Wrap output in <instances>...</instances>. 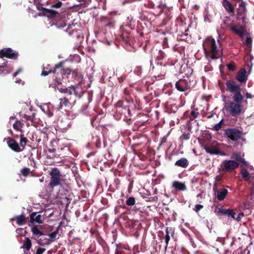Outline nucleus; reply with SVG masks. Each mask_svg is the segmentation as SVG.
<instances>
[{
  "label": "nucleus",
  "instance_id": "obj_31",
  "mask_svg": "<svg viewBox=\"0 0 254 254\" xmlns=\"http://www.w3.org/2000/svg\"><path fill=\"white\" fill-rule=\"evenodd\" d=\"M20 143L19 145L22 149V151L24 149L25 146L26 145L27 142H28V139L26 137H25L23 132L21 133L20 134Z\"/></svg>",
  "mask_w": 254,
  "mask_h": 254
},
{
  "label": "nucleus",
  "instance_id": "obj_32",
  "mask_svg": "<svg viewBox=\"0 0 254 254\" xmlns=\"http://www.w3.org/2000/svg\"><path fill=\"white\" fill-rule=\"evenodd\" d=\"M246 6L245 3L241 2L239 5V7L237 9V16H243L246 14Z\"/></svg>",
  "mask_w": 254,
  "mask_h": 254
},
{
  "label": "nucleus",
  "instance_id": "obj_35",
  "mask_svg": "<svg viewBox=\"0 0 254 254\" xmlns=\"http://www.w3.org/2000/svg\"><path fill=\"white\" fill-rule=\"evenodd\" d=\"M53 80L54 83L50 84V86H57L58 85H61L62 84L63 79H62L60 77H58L57 75H54L53 77Z\"/></svg>",
  "mask_w": 254,
  "mask_h": 254
},
{
  "label": "nucleus",
  "instance_id": "obj_34",
  "mask_svg": "<svg viewBox=\"0 0 254 254\" xmlns=\"http://www.w3.org/2000/svg\"><path fill=\"white\" fill-rule=\"evenodd\" d=\"M31 232L33 236L37 237L43 235V232L40 231L37 226H34L31 228Z\"/></svg>",
  "mask_w": 254,
  "mask_h": 254
},
{
  "label": "nucleus",
  "instance_id": "obj_8",
  "mask_svg": "<svg viewBox=\"0 0 254 254\" xmlns=\"http://www.w3.org/2000/svg\"><path fill=\"white\" fill-rule=\"evenodd\" d=\"M224 134L233 141H238L241 137L242 133L235 128H229L225 130Z\"/></svg>",
  "mask_w": 254,
  "mask_h": 254
},
{
  "label": "nucleus",
  "instance_id": "obj_49",
  "mask_svg": "<svg viewBox=\"0 0 254 254\" xmlns=\"http://www.w3.org/2000/svg\"><path fill=\"white\" fill-rule=\"evenodd\" d=\"M199 115V113L195 112V111H192L190 113V120L191 121L193 120Z\"/></svg>",
  "mask_w": 254,
  "mask_h": 254
},
{
  "label": "nucleus",
  "instance_id": "obj_11",
  "mask_svg": "<svg viewBox=\"0 0 254 254\" xmlns=\"http://www.w3.org/2000/svg\"><path fill=\"white\" fill-rule=\"evenodd\" d=\"M244 156V153L242 154L241 152H234L231 154L230 158L232 160L239 162V166L240 165L241 167L243 168L248 165L247 162L243 158Z\"/></svg>",
  "mask_w": 254,
  "mask_h": 254
},
{
  "label": "nucleus",
  "instance_id": "obj_36",
  "mask_svg": "<svg viewBox=\"0 0 254 254\" xmlns=\"http://www.w3.org/2000/svg\"><path fill=\"white\" fill-rule=\"evenodd\" d=\"M60 69L61 74L63 76H65L66 77H68V76L72 73V70L69 68H63V66L61 68H59Z\"/></svg>",
  "mask_w": 254,
  "mask_h": 254
},
{
  "label": "nucleus",
  "instance_id": "obj_9",
  "mask_svg": "<svg viewBox=\"0 0 254 254\" xmlns=\"http://www.w3.org/2000/svg\"><path fill=\"white\" fill-rule=\"evenodd\" d=\"M230 30L240 38L243 39L247 32L246 27L240 24H230L229 25Z\"/></svg>",
  "mask_w": 254,
  "mask_h": 254
},
{
  "label": "nucleus",
  "instance_id": "obj_61",
  "mask_svg": "<svg viewBox=\"0 0 254 254\" xmlns=\"http://www.w3.org/2000/svg\"><path fill=\"white\" fill-rule=\"evenodd\" d=\"M244 213H241L240 214H239L238 217H237L236 218V220L237 221H240L241 220V217H242V216H244Z\"/></svg>",
  "mask_w": 254,
  "mask_h": 254
},
{
  "label": "nucleus",
  "instance_id": "obj_54",
  "mask_svg": "<svg viewBox=\"0 0 254 254\" xmlns=\"http://www.w3.org/2000/svg\"><path fill=\"white\" fill-rule=\"evenodd\" d=\"M237 19H238V20H241L243 23H247V22L246 21V20L247 19L246 14H245L244 15H243V16H237Z\"/></svg>",
  "mask_w": 254,
  "mask_h": 254
},
{
  "label": "nucleus",
  "instance_id": "obj_29",
  "mask_svg": "<svg viewBox=\"0 0 254 254\" xmlns=\"http://www.w3.org/2000/svg\"><path fill=\"white\" fill-rule=\"evenodd\" d=\"M121 38L123 41L125 42V43L129 44V42L132 39V36L127 32L124 31L121 36Z\"/></svg>",
  "mask_w": 254,
  "mask_h": 254
},
{
  "label": "nucleus",
  "instance_id": "obj_16",
  "mask_svg": "<svg viewBox=\"0 0 254 254\" xmlns=\"http://www.w3.org/2000/svg\"><path fill=\"white\" fill-rule=\"evenodd\" d=\"M42 9H43V15H46V14H48L47 16L49 18H55V20H57L58 18L62 17L61 14L57 11L48 8Z\"/></svg>",
  "mask_w": 254,
  "mask_h": 254
},
{
  "label": "nucleus",
  "instance_id": "obj_38",
  "mask_svg": "<svg viewBox=\"0 0 254 254\" xmlns=\"http://www.w3.org/2000/svg\"><path fill=\"white\" fill-rule=\"evenodd\" d=\"M35 116L36 114L35 113H31V112H30L29 113L27 112V114H25L23 118L26 120L34 122Z\"/></svg>",
  "mask_w": 254,
  "mask_h": 254
},
{
  "label": "nucleus",
  "instance_id": "obj_20",
  "mask_svg": "<svg viewBox=\"0 0 254 254\" xmlns=\"http://www.w3.org/2000/svg\"><path fill=\"white\" fill-rule=\"evenodd\" d=\"M64 63L63 62H59L58 64H56L55 65L54 70H49V71H46L43 69L41 73L42 76H46L48 75L49 73H53L54 74L58 73L57 71L59 69V68H61L63 67V64H64Z\"/></svg>",
  "mask_w": 254,
  "mask_h": 254
},
{
  "label": "nucleus",
  "instance_id": "obj_12",
  "mask_svg": "<svg viewBox=\"0 0 254 254\" xmlns=\"http://www.w3.org/2000/svg\"><path fill=\"white\" fill-rule=\"evenodd\" d=\"M207 43L210 48L211 53L210 56L211 58L213 60L218 59L219 56H217L218 50L215 39H210L207 41Z\"/></svg>",
  "mask_w": 254,
  "mask_h": 254
},
{
  "label": "nucleus",
  "instance_id": "obj_53",
  "mask_svg": "<svg viewBox=\"0 0 254 254\" xmlns=\"http://www.w3.org/2000/svg\"><path fill=\"white\" fill-rule=\"evenodd\" d=\"M203 207V206L201 204H196L194 206V207L193 208V210L195 212H198L200 210H201Z\"/></svg>",
  "mask_w": 254,
  "mask_h": 254
},
{
  "label": "nucleus",
  "instance_id": "obj_42",
  "mask_svg": "<svg viewBox=\"0 0 254 254\" xmlns=\"http://www.w3.org/2000/svg\"><path fill=\"white\" fill-rule=\"evenodd\" d=\"M59 227H58L56 231L51 233V234H49V235H47L48 237H49L48 240L52 241V243L54 241L57 234L59 233Z\"/></svg>",
  "mask_w": 254,
  "mask_h": 254
},
{
  "label": "nucleus",
  "instance_id": "obj_50",
  "mask_svg": "<svg viewBox=\"0 0 254 254\" xmlns=\"http://www.w3.org/2000/svg\"><path fill=\"white\" fill-rule=\"evenodd\" d=\"M190 137V133H183L181 136H180V139L182 141L185 140H188Z\"/></svg>",
  "mask_w": 254,
  "mask_h": 254
},
{
  "label": "nucleus",
  "instance_id": "obj_58",
  "mask_svg": "<svg viewBox=\"0 0 254 254\" xmlns=\"http://www.w3.org/2000/svg\"><path fill=\"white\" fill-rule=\"evenodd\" d=\"M151 199H149V200H147V201H157L158 200V197L157 196H154L153 197H151Z\"/></svg>",
  "mask_w": 254,
  "mask_h": 254
},
{
  "label": "nucleus",
  "instance_id": "obj_2",
  "mask_svg": "<svg viewBox=\"0 0 254 254\" xmlns=\"http://www.w3.org/2000/svg\"><path fill=\"white\" fill-rule=\"evenodd\" d=\"M73 95L67 94L64 97L60 98V103L58 107V110H60L64 108L65 111L72 108L76 102V97L77 93L75 90L76 86H72Z\"/></svg>",
  "mask_w": 254,
  "mask_h": 254
},
{
  "label": "nucleus",
  "instance_id": "obj_25",
  "mask_svg": "<svg viewBox=\"0 0 254 254\" xmlns=\"http://www.w3.org/2000/svg\"><path fill=\"white\" fill-rule=\"evenodd\" d=\"M223 5L226 9V10L230 13L231 14V15H234V8L231 3L228 1L227 0H223Z\"/></svg>",
  "mask_w": 254,
  "mask_h": 254
},
{
  "label": "nucleus",
  "instance_id": "obj_22",
  "mask_svg": "<svg viewBox=\"0 0 254 254\" xmlns=\"http://www.w3.org/2000/svg\"><path fill=\"white\" fill-rule=\"evenodd\" d=\"M11 220H15L16 221V224L19 226L23 225L27 222V219L23 213L20 215L16 216L15 218L11 219Z\"/></svg>",
  "mask_w": 254,
  "mask_h": 254
},
{
  "label": "nucleus",
  "instance_id": "obj_64",
  "mask_svg": "<svg viewBox=\"0 0 254 254\" xmlns=\"http://www.w3.org/2000/svg\"><path fill=\"white\" fill-rule=\"evenodd\" d=\"M98 142L96 143V145L97 147L100 148L101 147V142L99 139H97Z\"/></svg>",
  "mask_w": 254,
  "mask_h": 254
},
{
  "label": "nucleus",
  "instance_id": "obj_26",
  "mask_svg": "<svg viewBox=\"0 0 254 254\" xmlns=\"http://www.w3.org/2000/svg\"><path fill=\"white\" fill-rule=\"evenodd\" d=\"M166 235L165 236V242L166 243L165 249H167L169 242L170 240V236L171 234L172 236L174 235V231L172 230V228L167 227L165 230Z\"/></svg>",
  "mask_w": 254,
  "mask_h": 254
},
{
  "label": "nucleus",
  "instance_id": "obj_39",
  "mask_svg": "<svg viewBox=\"0 0 254 254\" xmlns=\"http://www.w3.org/2000/svg\"><path fill=\"white\" fill-rule=\"evenodd\" d=\"M71 74L72 77L75 79V80L77 81L78 83L81 82V74L77 71V70H72Z\"/></svg>",
  "mask_w": 254,
  "mask_h": 254
},
{
  "label": "nucleus",
  "instance_id": "obj_37",
  "mask_svg": "<svg viewBox=\"0 0 254 254\" xmlns=\"http://www.w3.org/2000/svg\"><path fill=\"white\" fill-rule=\"evenodd\" d=\"M23 124L19 121H16L15 123L13 125V127L14 129L17 131H19L21 133L23 132L21 128L22 127Z\"/></svg>",
  "mask_w": 254,
  "mask_h": 254
},
{
  "label": "nucleus",
  "instance_id": "obj_6",
  "mask_svg": "<svg viewBox=\"0 0 254 254\" xmlns=\"http://www.w3.org/2000/svg\"><path fill=\"white\" fill-rule=\"evenodd\" d=\"M49 175L50 181L48 187L53 190L55 187L61 185L62 174L59 168L54 167L52 168Z\"/></svg>",
  "mask_w": 254,
  "mask_h": 254
},
{
  "label": "nucleus",
  "instance_id": "obj_28",
  "mask_svg": "<svg viewBox=\"0 0 254 254\" xmlns=\"http://www.w3.org/2000/svg\"><path fill=\"white\" fill-rule=\"evenodd\" d=\"M31 246L32 243L31 240L29 238L26 237L21 248L23 249L24 253H25L31 249Z\"/></svg>",
  "mask_w": 254,
  "mask_h": 254
},
{
  "label": "nucleus",
  "instance_id": "obj_21",
  "mask_svg": "<svg viewBox=\"0 0 254 254\" xmlns=\"http://www.w3.org/2000/svg\"><path fill=\"white\" fill-rule=\"evenodd\" d=\"M30 222L32 223L34 222L37 223L38 224L43 223V221L41 219V215L40 214H38L37 212H32L30 215Z\"/></svg>",
  "mask_w": 254,
  "mask_h": 254
},
{
  "label": "nucleus",
  "instance_id": "obj_55",
  "mask_svg": "<svg viewBox=\"0 0 254 254\" xmlns=\"http://www.w3.org/2000/svg\"><path fill=\"white\" fill-rule=\"evenodd\" d=\"M46 249L42 248H39L36 252V254H42L45 251Z\"/></svg>",
  "mask_w": 254,
  "mask_h": 254
},
{
  "label": "nucleus",
  "instance_id": "obj_23",
  "mask_svg": "<svg viewBox=\"0 0 254 254\" xmlns=\"http://www.w3.org/2000/svg\"><path fill=\"white\" fill-rule=\"evenodd\" d=\"M228 190L226 189H222L217 191L215 193L217 198L219 201H222L224 199L227 194H228Z\"/></svg>",
  "mask_w": 254,
  "mask_h": 254
},
{
  "label": "nucleus",
  "instance_id": "obj_7",
  "mask_svg": "<svg viewBox=\"0 0 254 254\" xmlns=\"http://www.w3.org/2000/svg\"><path fill=\"white\" fill-rule=\"evenodd\" d=\"M239 166V162L232 160H225L221 164L222 171L224 173L232 172Z\"/></svg>",
  "mask_w": 254,
  "mask_h": 254
},
{
  "label": "nucleus",
  "instance_id": "obj_43",
  "mask_svg": "<svg viewBox=\"0 0 254 254\" xmlns=\"http://www.w3.org/2000/svg\"><path fill=\"white\" fill-rule=\"evenodd\" d=\"M135 203V198L132 196H129L126 200V204L127 206H132Z\"/></svg>",
  "mask_w": 254,
  "mask_h": 254
},
{
  "label": "nucleus",
  "instance_id": "obj_52",
  "mask_svg": "<svg viewBox=\"0 0 254 254\" xmlns=\"http://www.w3.org/2000/svg\"><path fill=\"white\" fill-rule=\"evenodd\" d=\"M164 5L162 3H160L156 6V8H158V14L162 13Z\"/></svg>",
  "mask_w": 254,
  "mask_h": 254
},
{
  "label": "nucleus",
  "instance_id": "obj_63",
  "mask_svg": "<svg viewBox=\"0 0 254 254\" xmlns=\"http://www.w3.org/2000/svg\"><path fill=\"white\" fill-rule=\"evenodd\" d=\"M245 96L247 98H252L253 97V96L249 93L247 92L245 94Z\"/></svg>",
  "mask_w": 254,
  "mask_h": 254
},
{
  "label": "nucleus",
  "instance_id": "obj_57",
  "mask_svg": "<svg viewBox=\"0 0 254 254\" xmlns=\"http://www.w3.org/2000/svg\"><path fill=\"white\" fill-rule=\"evenodd\" d=\"M6 67V64L3 63L0 66V71H3Z\"/></svg>",
  "mask_w": 254,
  "mask_h": 254
},
{
  "label": "nucleus",
  "instance_id": "obj_1",
  "mask_svg": "<svg viewBox=\"0 0 254 254\" xmlns=\"http://www.w3.org/2000/svg\"><path fill=\"white\" fill-rule=\"evenodd\" d=\"M132 100L127 99L125 101H119L115 106L117 116L120 115V118L123 117L124 120L130 117L131 111L129 107L132 104Z\"/></svg>",
  "mask_w": 254,
  "mask_h": 254
},
{
  "label": "nucleus",
  "instance_id": "obj_30",
  "mask_svg": "<svg viewBox=\"0 0 254 254\" xmlns=\"http://www.w3.org/2000/svg\"><path fill=\"white\" fill-rule=\"evenodd\" d=\"M102 23L105 30H107L108 28L111 29L114 27V22L109 20L107 18H104L102 21Z\"/></svg>",
  "mask_w": 254,
  "mask_h": 254
},
{
  "label": "nucleus",
  "instance_id": "obj_13",
  "mask_svg": "<svg viewBox=\"0 0 254 254\" xmlns=\"http://www.w3.org/2000/svg\"><path fill=\"white\" fill-rule=\"evenodd\" d=\"M7 144L8 146L13 151L16 152H19L22 151L19 144L13 138L11 137H7Z\"/></svg>",
  "mask_w": 254,
  "mask_h": 254
},
{
  "label": "nucleus",
  "instance_id": "obj_45",
  "mask_svg": "<svg viewBox=\"0 0 254 254\" xmlns=\"http://www.w3.org/2000/svg\"><path fill=\"white\" fill-rule=\"evenodd\" d=\"M227 69L230 71H233L236 69V64L233 61L230 62L227 64Z\"/></svg>",
  "mask_w": 254,
  "mask_h": 254
},
{
  "label": "nucleus",
  "instance_id": "obj_17",
  "mask_svg": "<svg viewBox=\"0 0 254 254\" xmlns=\"http://www.w3.org/2000/svg\"><path fill=\"white\" fill-rule=\"evenodd\" d=\"M35 239L37 241V243L41 246H44L52 243V241L48 240V235L44 233H43V235L35 238Z\"/></svg>",
  "mask_w": 254,
  "mask_h": 254
},
{
  "label": "nucleus",
  "instance_id": "obj_18",
  "mask_svg": "<svg viewBox=\"0 0 254 254\" xmlns=\"http://www.w3.org/2000/svg\"><path fill=\"white\" fill-rule=\"evenodd\" d=\"M236 79L241 83H246L247 80L246 70L245 68L240 69L237 72Z\"/></svg>",
  "mask_w": 254,
  "mask_h": 254
},
{
  "label": "nucleus",
  "instance_id": "obj_15",
  "mask_svg": "<svg viewBox=\"0 0 254 254\" xmlns=\"http://www.w3.org/2000/svg\"><path fill=\"white\" fill-rule=\"evenodd\" d=\"M236 214V212L234 210L230 209H225V208H219L217 212V215L222 216V215H226L229 217H231L233 219H235V216Z\"/></svg>",
  "mask_w": 254,
  "mask_h": 254
},
{
  "label": "nucleus",
  "instance_id": "obj_56",
  "mask_svg": "<svg viewBox=\"0 0 254 254\" xmlns=\"http://www.w3.org/2000/svg\"><path fill=\"white\" fill-rule=\"evenodd\" d=\"M252 40L250 37H247L246 40V44L247 45H250L252 44Z\"/></svg>",
  "mask_w": 254,
  "mask_h": 254
},
{
  "label": "nucleus",
  "instance_id": "obj_41",
  "mask_svg": "<svg viewBox=\"0 0 254 254\" xmlns=\"http://www.w3.org/2000/svg\"><path fill=\"white\" fill-rule=\"evenodd\" d=\"M63 3L58 0L51 3V7L53 8H59L63 5Z\"/></svg>",
  "mask_w": 254,
  "mask_h": 254
},
{
  "label": "nucleus",
  "instance_id": "obj_24",
  "mask_svg": "<svg viewBox=\"0 0 254 254\" xmlns=\"http://www.w3.org/2000/svg\"><path fill=\"white\" fill-rule=\"evenodd\" d=\"M189 162L188 159L186 158H182L179 160L177 161L175 165L178 167H182L183 168H186L189 166Z\"/></svg>",
  "mask_w": 254,
  "mask_h": 254
},
{
  "label": "nucleus",
  "instance_id": "obj_33",
  "mask_svg": "<svg viewBox=\"0 0 254 254\" xmlns=\"http://www.w3.org/2000/svg\"><path fill=\"white\" fill-rule=\"evenodd\" d=\"M59 91L61 93H65L66 94H71V95H73V88L72 87L71 88H72V90L70 89H68L66 87H63L62 85H58L56 86Z\"/></svg>",
  "mask_w": 254,
  "mask_h": 254
},
{
  "label": "nucleus",
  "instance_id": "obj_4",
  "mask_svg": "<svg viewBox=\"0 0 254 254\" xmlns=\"http://www.w3.org/2000/svg\"><path fill=\"white\" fill-rule=\"evenodd\" d=\"M225 84L226 90L233 94L232 98H235V99L238 101L240 98L244 97L241 92L240 85L237 84L236 81L233 80H228L226 81Z\"/></svg>",
  "mask_w": 254,
  "mask_h": 254
},
{
  "label": "nucleus",
  "instance_id": "obj_44",
  "mask_svg": "<svg viewBox=\"0 0 254 254\" xmlns=\"http://www.w3.org/2000/svg\"><path fill=\"white\" fill-rule=\"evenodd\" d=\"M55 25L57 28L61 29L64 28L66 25V23L64 20H59L57 21Z\"/></svg>",
  "mask_w": 254,
  "mask_h": 254
},
{
  "label": "nucleus",
  "instance_id": "obj_60",
  "mask_svg": "<svg viewBox=\"0 0 254 254\" xmlns=\"http://www.w3.org/2000/svg\"><path fill=\"white\" fill-rule=\"evenodd\" d=\"M36 7L38 10H42L43 11V9L42 8H45V7H43L42 6V5L40 3L39 4L37 5Z\"/></svg>",
  "mask_w": 254,
  "mask_h": 254
},
{
  "label": "nucleus",
  "instance_id": "obj_5",
  "mask_svg": "<svg viewBox=\"0 0 254 254\" xmlns=\"http://www.w3.org/2000/svg\"><path fill=\"white\" fill-rule=\"evenodd\" d=\"M219 145V143L217 141L214 140L211 142L203 144L202 146L206 152L211 155L225 156L226 153L220 149Z\"/></svg>",
  "mask_w": 254,
  "mask_h": 254
},
{
  "label": "nucleus",
  "instance_id": "obj_47",
  "mask_svg": "<svg viewBox=\"0 0 254 254\" xmlns=\"http://www.w3.org/2000/svg\"><path fill=\"white\" fill-rule=\"evenodd\" d=\"M140 194H141V196L143 198L151 199V197H150L151 194H150V192L147 190H145V191L140 192Z\"/></svg>",
  "mask_w": 254,
  "mask_h": 254
},
{
  "label": "nucleus",
  "instance_id": "obj_40",
  "mask_svg": "<svg viewBox=\"0 0 254 254\" xmlns=\"http://www.w3.org/2000/svg\"><path fill=\"white\" fill-rule=\"evenodd\" d=\"M241 174L242 178L245 179V181H248L250 180V174L246 169H243L241 171Z\"/></svg>",
  "mask_w": 254,
  "mask_h": 254
},
{
  "label": "nucleus",
  "instance_id": "obj_48",
  "mask_svg": "<svg viewBox=\"0 0 254 254\" xmlns=\"http://www.w3.org/2000/svg\"><path fill=\"white\" fill-rule=\"evenodd\" d=\"M20 172L24 177H27L30 173V170L28 168H24L21 170Z\"/></svg>",
  "mask_w": 254,
  "mask_h": 254
},
{
  "label": "nucleus",
  "instance_id": "obj_3",
  "mask_svg": "<svg viewBox=\"0 0 254 254\" xmlns=\"http://www.w3.org/2000/svg\"><path fill=\"white\" fill-rule=\"evenodd\" d=\"M233 101H229L226 103L225 109L227 112L233 117H237L242 112L243 106L241 105L244 100V97L237 101L232 98Z\"/></svg>",
  "mask_w": 254,
  "mask_h": 254
},
{
  "label": "nucleus",
  "instance_id": "obj_51",
  "mask_svg": "<svg viewBox=\"0 0 254 254\" xmlns=\"http://www.w3.org/2000/svg\"><path fill=\"white\" fill-rule=\"evenodd\" d=\"M116 249L115 252V254H126L124 251L119 250V245L118 244L116 245Z\"/></svg>",
  "mask_w": 254,
  "mask_h": 254
},
{
  "label": "nucleus",
  "instance_id": "obj_59",
  "mask_svg": "<svg viewBox=\"0 0 254 254\" xmlns=\"http://www.w3.org/2000/svg\"><path fill=\"white\" fill-rule=\"evenodd\" d=\"M47 150L50 153H54L56 152V149L54 147L49 148L47 149Z\"/></svg>",
  "mask_w": 254,
  "mask_h": 254
},
{
  "label": "nucleus",
  "instance_id": "obj_62",
  "mask_svg": "<svg viewBox=\"0 0 254 254\" xmlns=\"http://www.w3.org/2000/svg\"><path fill=\"white\" fill-rule=\"evenodd\" d=\"M20 72H21V69H18L15 72H14L13 74L14 77L17 76Z\"/></svg>",
  "mask_w": 254,
  "mask_h": 254
},
{
  "label": "nucleus",
  "instance_id": "obj_46",
  "mask_svg": "<svg viewBox=\"0 0 254 254\" xmlns=\"http://www.w3.org/2000/svg\"><path fill=\"white\" fill-rule=\"evenodd\" d=\"M223 125H224V120L222 119L218 124L215 125L214 127V130L216 131H218L222 128V126Z\"/></svg>",
  "mask_w": 254,
  "mask_h": 254
},
{
  "label": "nucleus",
  "instance_id": "obj_14",
  "mask_svg": "<svg viewBox=\"0 0 254 254\" xmlns=\"http://www.w3.org/2000/svg\"><path fill=\"white\" fill-rule=\"evenodd\" d=\"M66 31L73 38L79 39L81 36L80 31L76 29L74 24L68 25V27L66 29Z\"/></svg>",
  "mask_w": 254,
  "mask_h": 254
},
{
  "label": "nucleus",
  "instance_id": "obj_27",
  "mask_svg": "<svg viewBox=\"0 0 254 254\" xmlns=\"http://www.w3.org/2000/svg\"><path fill=\"white\" fill-rule=\"evenodd\" d=\"M172 186L177 190H186V187L184 183L179 181H174L172 184Z\"/></svg>",
  "mask_w": 254,
  "mask_h": 254
},
{
  "label": "nucleus",
  "instance_id": "obj_19",
  "mask_svg": "<svg viewBox=\"0 0 254 254\" xmlns=\"http://www.w3.org/2000/svg\"><path fill=\"white\" fill-rule=\"evenodd\" d=\"M175 86L177 89L181 92H184L188 89L187 85V81L185 79L178 81L175 84Z\"/></svg>",
  "mask_w": 254,
  "mask_h": 254
},
{
  "label": "nucleus",
  "instance_id": "obj_10",
  "mask_svg": "<svg viewBox=\"0 0 254 254\" xmlns=\"http://www.w3.org/2000/svg\"><path fill=\"white\" fill-rule=\"evenodd\" d=\"M18 56V53L10 48L0 50V58L5 57L12 60H16L17 59Z\"/></svg>",
  "mask_w": 254,
  "mask_h": 254
}]
</instances>
